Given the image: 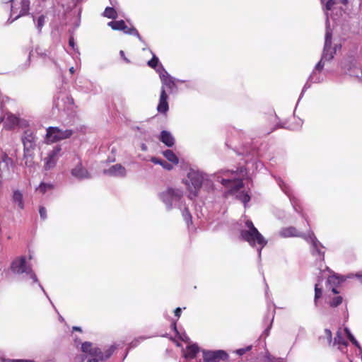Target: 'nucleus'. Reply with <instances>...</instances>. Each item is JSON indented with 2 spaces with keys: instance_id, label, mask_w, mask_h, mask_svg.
<instances>
[{
  "instance_id": "obj_1",
  "label": "nucleus",
  "mask_w": 362,
  "mask_h": 362,
  "mask_svg": "<svg viewBox=\"0 0 362 362\" xmlns=\"http://www.w3.org/2000/svg\"><path fill=\"white\" fill-rule=\"evenodd\" d=\"M247 175V170L244 168L240 170H221L213 176L216 178L226 188L228 189L229 192L235 193L243 187V179Z\"/></svg>"
},
{
  "instance_id": "obj_2",
  "label": "nucleus",
  "mask_w": 362,
  "mask_h": 362,
  "mask_svg": "<svg viewBox=\"0 0 362 362\" xmlns=\"http://www.w3.org/2000/svg\"><path fill=\"white\" fill-rule=\"evenodd\" d=\"M245 229L240 230V237L245 241H247L251 246L257 244L260 246L258 250V256L260 258L262 249L267 245V241L263 235L255 227L253 223L250 220H247L245 223Z\"/></svg>"
},
{
  "instance_id": "obj_3",
  "label": "nucleus",
  "mask_w": 362,
  "mask_h": 362,
  "mask_svg": "<svg viewBox=\"0 0 362 362\" xmlns=\"http://www.w3.org/2000/svg\"><path fill=\"white\" fill-rule=\"evenodd\" d=\"M210 177V175L199 170H190L188 173L187 178L185 181L187 188L189 192V198L190 199L197 197L198 191L201 188L203 182L209 180Z\"/></svg>"
},
{
  "instance_id": "obj_4",
  "label": "nucleus",
  "mask_w": 362,
  "mask_h": 362,
  "mask_svg": "<svg viewBox=\"0 0 362 362\" xmlns=\"http://www.w3.org/2000/svg\"><path fill=\"white\" fill-rule=\"evenodd\" d=\"M182 197V190L174 187H168L158 194L159 199L168 210H171L174 207H178L181 209Z\"/></svg>"
},
{
  "instance_id": "obj_5",
  "label": "nucleus",
  "mask_w": 362,
  "mask_h": 362,
  "mask_svg": "<svg viewBox=\"0 0 362 362\" xmlns=\"http://www.w3.org/2000/svg\"><path fill=\"white\" fill-rule=\"evenodd\" d=\"M11 269L15 274L23 275V277L33 279L35 283L38 281L37 277L33 271L31 265L27 262L26 258L24 256L15 259L11 263Z\"/></svg>"
},
{
  "instance_id": "obj_6",
  "label": "nucleus",
  "mask_w": 362,
  "mask_h": 362,
  "mask_svg": "<svg viewBox=\"0 0 362 362\" xmlns=\"http://www.w3.org/2000/svg\"><path fill=\"white\" fill-rule=\"evenodd\" d=\"M304 240L310 244V252L316 258V260L323 262L325 259V247L317 239L313 232L309 231L308 235L304 236Z\"/></svg>"
},
{
  "instance_id": "obj_7",
  "label": "nucleus",
  "mask_w": 362,
  "mask_h": 362,
  "mask_svg": "<svg viewBox=\"0 0 362 362\" xmlns=\"http://www.w3.org/2000/svg\"><path fill=\"white\" fill-rule=\"evenodd\" d=\"M115 349L116 347L114 345H112L103 352L99 348L93 347V344L87 341L82 344L81 346L83 352L88 353L92 356L98 357L101 360L108 358L115 351Z\"/></svg>"
},
{
  "instance_id": "obj_8",
  "label": "nucleus",
  "mask_w": 362,
  "mask_h": 362,
  "mask_svg": "<svg viewBox=\"0 0 362 362\" xmlns=\"http://www.w3.org/2000/svg\"><path fill=\"white\" fill-rule=\"evenodd\" d=\"M329 21L327 18V29L325 33V40L323 53L320 62H322L325 64V61H330L336 52L337 46L334 49L332 48V33L329 28Z\"/></svg>"
},
{
  "instance_id": "obj_9",
  "label": "nucleus",
  "mask_w": 362,
  "mask_h": 362,
  "mask_svg": "<svg viewBox=\"0 0 362 362\" xmlns=\"http://www.w3.org/2000/svg\"><path fill=\"white\" fill-rule=\"evenodd\" d=\"M73 131L71 129H62L59 127H49L47 129L46 139L48 142H57L71 137Z\"/></svg>"
},
{
  "instance_id": "obj_10",
  "label": "nucleus",
  "mask_w": 362,
  "mask_h": 362,
  "mask_svg": "<svg viewBox=\"0 0 362 362\" xmlns=\"http://www.w3.org/2000/svg\"><path fill=\"white\" fill-rule=\"evenodd\" d=\"M202 359H200L198 362H220L222 360H225L228 358V354L223 350H205L203 349Z\"/></svg>"
},
{
  "instance_id": "obj_11",
  "label": "nucleus",
  "mask_w": 362,
  "mask_h": 362,
  "mask_svg": "<svg viewBox=\"0 0 362 362\" xmlns=\"http://www.w3.org/2000/svg\"><path fill=\"white\" fill-rule=\"evenodd\" d=\"M324 67V64L322 62H319L316 65L313 72L310 75L308 81L305 84L301 95L303 92L310 87L312 83H321L324 81V77L321 74V71Z\"/></svg>"
},
{
  "instance_id": "obj_12",
  "label": "nucleus",
  "mask_w": 362,
  "mask_h": 362,
  "mask_svg": "<svg viewBox=\"0 0 362 362\" xmlns=\"http://www.w3.org/2000/svg\"><path fill=\"white\" fill-rule=\"evenodd\" d=\"M29 6V0H21V7L19 8L11 6V16L8 19V21H10V23H12L14 21L17 20L21 16L28 14Z\"/></svg>"
},
{
  "instance_id": "obj_13",
  "label": "nucleus",
  "mask_w": 362,
  "mask_h": 362,
  "mask_svg": "<svg viewBox=\"0 0 362 362\" xmlns=\"http://www.w3.org/2000/svg\"><path fill=\"white\" fill-rule=\"evenodd\" d=\"M62 151V148L60 146H56L53 148L52 151L48 153L47 156L45 158V165L44 168L46 170H49L53 168L59 156L60 152Z\"/></svg>"
},
{
  "instance_id": "obj_14",
  "label": "nucleus",
  "mask_w": 362,
  "mask_h": 362,
  "mask_svg": "<svg viewBox=\"0 0 362 362\" xmlns=\"http://www.w3.org/2000/svg\"><path fill=\"white\" fill-rule=\"evenodd\" d=\"M23 151H33L36 146V136L33 131L27 129L21 137Z\"/></svg>"
},
{
  "instance_id": "obj_15",
  "label": "nucleus",
  "mask_w": 362,
  "mask_h": 362,
  "mask_svg": "<svg viewBox=\"0 0 362 362\" xmlns=\"http://www.w3.org/2000/svg\"><path fill=\"white\" fill-rule=\"evenodd\" d=\"M156 71L160 78L162 87H167L170 90H173L175 87V79L169 75L163 65H160Z\"/></svg>"
},
{
  "instance_id": "obj_16",
  "label": "nucleus",
  "mask_w": 362,
  "mask_h": 362,
  "mask_svg": "<svg viewBox=\"0 0 362 362\" xmlns=\"http://www.w3.org/2000/svg\"><path fill=\"white\" fill-rule=\"evenodd\" d=\"M76 160V166L71 171L72 176L78 180L89 179L90 177V173L86 168L83 167L81 159L77 157Z\"/></svg>"
},
{
  "instance_id": "obj_17",
  "label": "nucleus",
  "mask_w": 362,
  "mask_h": 362,
  "mask_svg": "<svg viewBox=\"0 0 362 362\" xmlns=\"http://www.w3.org/2000/svg\"><path fill=\"white\" fill-rule=\"evenodd\" d=\"M344 332L339 329L336 334V337L332 341V346H337V349L341 351L342 353L346 352V347L348 346V342L344 339Z\"/></svg>"
},
{
  "instance_id": "obj_18",
  "label": "nucleus",
  "mask_w": 362,
  "mask_h": 362,
  "mask_svg": "<svg viewBox=\"0 0 362 362\" xmlns=\"http://www.w3.org/2000/svg\"><path fill=\"white\" fill-rule=\"evenodd\" d=\"M279 235L282 238H291V237H300L304 239V236H307L308 234L303 233L298 231L295 227L289 226L283 228L279 231Z\"/></svg>"
},
{
  "instance_id": "obj_19",
  "label": "nucleus",
  "mask_w": 362,
  "mask_h": 362,
  "mask_svg": "<svg viewBox=\"0 0 362 362\" xmlns=\"http://www.w3.org/2000/svg\"><path fill=\"white\" fill-rule=\"evenodd\" d=\"M168 98V96L166 93L165 89L164 87H161L159 103L157 106V110L158 112L161 114H165L168 111L169 106Z\"/></svg>"
},
{
  "instance_id": "obj_20",
  "label": "nucleus",
  "mask_w": 362,
  "mask_h": 362,
  "mask_svg": "<svg viewBox=\"0 0 362 362\" xmlns=\"http://www.w3.org/2000/svg\"><path fill=\"white\" fill-rule=\"evenodd\" d=\"M126 169L121 164H115L104 170V173L110 176L124 177L126 175Z\"/></svg>"
},
{
  "instance_id": "obj_21",
  "label": "nucleus",
  "mask_w": 362,
  "mask_h": 362,
  "mask_svg": "<svg viewBox=\"0 0 362 362\" xmlns=\"http://www.w3.org/2000/svg\"><path fill=\"white\" fill-rule=\"evenodd\" d=\"M4 120V127L6 129H13L19 122V119L11 113H8L6 117H0V124Z\"/></svg>"
},
{
  "instance_id": "obj_22",
  "label": "nucleus",
  "mask_w": 362,
  "mask_h": 362,
  "mask_svg": "<svg viewBox=\"0 0 362 362\" xmlns=\"http://www.w3.org/2000/svg\"><path fill=\"white\" fill-rule=\"evenodd\" d=\"M11 200L13 204H16L20 209L25 208V202L23 199V192L19 189H13Z\"/></svg>"
},
{
  "instance_id": "obj_23",
  "label": "nucleus",
  "mask_w": 362,
  "mask_h": 362,
  "mask_svg": "<svg viewBox=\"0 0 362 362\" xmlns=\"http://www.w3.org/2000/svg\"><path fill=\"white\" fill-rule=\"evenodd\" d=\"M160 140L169 147L173 146L175 144V139L171 133L165 130L161 132Z\"/></svg>"
},
{
  "instance_id": "obj_24",
  "label": "nucleus",
  "mask_w": 362,
  "mask_h": 362,
  "mask_svg": "<svg viewBox=\"0 0 362 362\" xmlns=\"http://www.w3.org/2000/svg\"><path fill=\"white\" fill-rule=\"evenodd\" d=\"M199 351V348L197 344H194L188 345L184 352V356L187 359L194 358Z\"/></svg>"
},
{
  "instance_id": "obj_25",
  "label": "nucleus",
  "mask_w": 362,
  "mask_h": 362,
  "mask_svg": "<svg viewBox=\"0 0 362 362\" xmlns=\"http://www.w3.org/2000/svg\"><path fill=\"white\" fill-rule=\"evenodd\" d=\"M23 160L25 167L34 168L35 164L33 160V151H23Z\"/></svg>"
},
{
  "instance_id": "obj_26",
  "label": "nucleus",
  "mask_w": 362,
  "mask_h": 362,
  "mask_svg": "<svg viewBox=\"0 0 362 362\" xmlns=\"http://www.w3.org/2000/svg\"><path fill=\"white\" fill-rule=\"evenodd\" d=\"M108 26L111 27L112 29L115 30H122V29H126V24L124 21H110L107 23Z\"/></svg>"
},
{
  "instance_id": "obj_27",
  "label": "nucleus",
  "mask_w": 362,
  "mask_h": 362,
  "mask_svg": "<svg viewBox=\"0 0 362 362\" xmlns=\"http://www.w3.org/2000/svg\"><path fill=\"white\" fill-rule=\"evenodd\" d=\"M344 334H346L347 336L349 339L353 343V344H354L358 348V349L359 351V354H362V348L360 346L358 341L355 339L354 335L351 333L350 330L348 328H345L344 329Z\"/></svg>"
},
{
  "instance_id": "obj_28",
  "label": "nucleus",
  "mask_w": 362,
  "mask_h": 362,
  "mask_svg": "<svg viewBox=\"0 0 362 362\" xmlns=\"http://www.w3.org/2000/svg\"><path fill=\"white\" fill-rule=\"evenodd\" d=\"M163 156L170 162L177 164L178 158L171 150H166L163 152Z\"/></svg>"
},
{
  "instance_id": "obj_29",
  "label": "nucleus",
  "mask_w": 362,
  "mask_h": 362,
  "mask_svg": "<svg viewBox=\"0 0 362 362\" xmlns=\"http://www.w3.org/2000/svg\"><path fill=\"white\" fill-rule=\"evenodd\" d=\"M103 16L108 18L115 19L117 16V14L114 8L107 7L103 12Z\"/></svg>"
},
{
  "instance_id": "obj_30",
  "label": "nucleus",
  "mask_w": 362,
  "mask_h": 362,
  "mask_svg": "<svg viewBox=\"0 0 362 362\" xmlns=\"http://www.w3.org/2000/svg\"><path fill=\"white\" fill-rule=\"evenodd\" d=\"M237 198L244 204L245 207L247 206V203L250 200V195L244 192H239L237 194Z\"/></svg>"
},
{
  "instance_id": "obj_31",
  "label": "nucleus",
  "mask_w": 362,
  "mask_h": 362,
  "mask_svg": "<svg viewBox=\"0 0 362 362\" xmlns=\"http://www.w3.org/2000/svg\"><path fill=\"white\" fill-rule=\"evenodd\" d=\"M52 187H53V186L52 184L42 182L39 185L38 187L36 188V191H37L42 194H45L48 190L52 189Z\"/></svg>"
},
{
  "instance_id": "obj_32",
  "label": "nucleus",
  "mask_w": 362,
  "mask_h": 362,
  "mask_svg": "<svg viewBox=\"0 0 362 362\" xmlns=\"http://www.w3.org/2000/svg\"><path fill=\"white\" fill-rule=\"evenodd\" d=\"M335 4H336V2L334 0H327L326 1L325 7L323 8V9L325 10L326 18H327L328 20H329V17H328L327 11L331 10Z\"/></svg>"
},
{
  "instance_id": "obj_33",
  "label": "nucleus",
  "mask_w": 362,
  "mask_h": 362,
  "mask_svg": "<svg viewBox=\"0 0 362 362\" xmlns=\"http://www.w3.org/2000/svg\"><path fill=\"white\" fill-rule=\"evenodd\" d=\"M321 338L323 339H326L328 344L332 345L333 340H332V332L329 329H325L324 334L321 337Z\"/></svg>"
},
{
  "instance_id": "obj_34",
  "label": "nucleus",
  "mask_w": 362,
  "mask_h": 362,
  "mask_svg": "<svg viewBox=\"0 0 362 362\" xmlns=\"http://www.w3.org/2000/svg\"><path fill=\"white\" fill-rule=\"evenodd\" d=\"M159 64V60H158V58L156 57L155 54L153 55V57L152 59L148 62V65L154 69H157L158 68V66L160 65V64Z\"/></svg>"
},
{
  "instance_id": "obj_35",
  "label": "nucleus",
  "mask_w": 362,
  "mask_h": 362,
  "mask_svg": "<svg viewBox=\"0 0 362 362\" xmlns=\"http://www.w3.org/2000/svg\"><path fill=\"white\" fill-rule=\"evenodd\" d=\"M322 295V290L321 288H319V284H316L315 286V304L317 305V300L321 298Z\"/></svg>"
},
{
  "instance_id": "obj_36",
  "label": "nucleus",
  "mask_w": 362,
  "mask_h": 362,
  "mask_svg": "<svg viewBox=\"0 0 362 362\" xmlns=\"http://www.w3.org/2000/svg\"><path fill=\"white\" fill-rule=\"evenodd\" d=\"M182 211V216L185 221L188 223L189 221H192V216L188 211V209L186 207L182 208L180 209Z\"/></svg>"
},
{
  "instance_id": "obj_37",
  "label": "nucleus",
  "mask_w": 362,
  "mask_h": 362,
  "mask_svg": "<svg viewBox=\"0 0 362 362\" xmlns=\"http://www.w3.org/2000/svg\"><path fill=\"white\" fill-rule=\"evenodd\" d=\"M126 34H129V35H132L136 36L140 41H141V42L143 41V39L141 37V35H139V32L134 27H131L129 29H128V30L126 31Z\"/></svg>"
},
{
  "instance_id": "obj_38",
  "label": "nucleus",
  "mask_w": 362,
  "mask_h": 362,
  "mask_svg": "<svg viewBox=\"0 0 362 362\" xmlns=\"http://www.w3.org/2000/svg\"><path fill=\"white\" fill-rule=\"evenodd\" d=\"M126 34H129V35H132L136 36L140 41H141V42L143 41V39L141 37V35H139V32L134 27H131L129 29H128V30L126 31Z\"/></svg>"
},
{
  "instance_id": "obj_39",
  "label": "nucleus",
  "mask_w": 362,
  "mask_h": 362,
  "mask_svg": "<svg viewBox=\"0 0 362 362\" xmlns=\"http://www.w3.org/2000/svg\"><path fill=\"white\" fill-rule=\"evenodd\" d=\"M2 162L5 163L6 166L9 168V167H12L13 165V160L8 156V155L4 154L2 157Z\"/></svg>"
},
{
  "instance_id": "obj_40",
  "label": "nucleus",
  "mask_w": 362,
  "mask_h": 362,
  "mask_svg": "<svg viewBox=\"0 0 362 362\" xmlns=\"http://www.w3.org/2000/svg\"><path fill=\"white\" fill-rule=\"evenodd\" d=\"M342 303V298L341 296L334 297L329 303L331 307H337Z\"/></svg>"
},
{
  "instance_id": "obj_41",
  "label": "nucleus",
  "mask_w": 362,
  "mask_h": 362,
  "mask_svg": "<svg viewBox=\"0 0 362 362\" xmlns=\"http://www.w3.org/2000/svg\"><path fill=\"white\" fill-rule=\"evenodd\" d=\"M45 18L44 16H40L37 19L36 27L39 32H41V30L45 25Z\"/></svg>"
},
{
  "instance_id": "obj_42",
  "label": "nucleus",
  "mask_w": 362,
  "mask_h": 362,
  "mask_svg": "<svg viewBox=\"0 0 362 362\" xmlns=\"http://www.w3.org/2000/svg\"><path fill=\"white\" fill-rule=\"evenodd\" d=\"M278 183H279V187L281 188V189L288 195L290 197V194H289V192H288V187L286 186V185L284 183V182L281 180H278Z\"/></svg>"
},
{
  "instance_id": "obj_43",
  "label": "nucleus",
  "mask_w": 362,
  "mask_h": 362,
  "mask_svg": "<svg viewBox=\"0 0 362 362\" xmlns=\"http://www.w3.org/2000/svg\"><path fill=\"white\" fill-rule=\"evenodd\" d=\"M39 213L42 219L45 220L47 218V210L44 206L40 207Z\"/></svg>"
},
{
  "instance_id": "obj_44",
  "label": "nucleus",
  "mask_w": 362,
  "mask_h": 362,
  "mask_svg": "<svg viewBox=\"0 0 362 362\" xmlns=\"http://www.w3.org/2000/svg\"><path fill=\"white\" fill-rule=\"evenodd\" d=\"M251 349V346H247L246 348H243V349H239L236 351V353L238 354V355H243L244 354H245L247 351H250Z\"/></svg>"
},
{
  "instance_id": "obj_45",
  "label": "nucleus",
  "mask_w": 362,
  "mask_h": 362,
  "mask_svg": "<svg viewBox=\"0 0 362 362\" xmlns=\"http://www.w3.org/2000/svg\"><path fill=\"white\" fill-rule=\"evenodd\" d=\"M151 162H153L155 164H159V165H163V163H165V160H160L158 158L153 157L151 159Z\"/></svg>"
},
{
  "instance_id": "obj_46",
  "label": "nucleus",
  "mask_w": 362,
  "mask_h": 362,
  "mask_svg": "<svg viewBox=\"0 0 362 362\" xmlns=\"http://www.w3.org/2000/svg\"><path fill=\"white\" fill-rule=\"evenodd\" d=\"M267 362H281L279 358H272L269 354L267 355Z\"/></svg>"
},
{
  "instance_id": "obj_47",
  "label": "nucleus",
  "mask_w": 362,
  "mask_h": 362,
  "mask_svg": "<svg viewBox=\"0 0 362 362\" xmlns=\"http://www.w3.org/2000/svg\"><path fill=\"white\" fill-rule=\"evenodd\" d=\"M337 280V283H339L340 281L339 280L338 277L335 275H333L332 276H329L327 281L329 283H331V282H334V281Z\"/></svg>"
},
{
  "instance_id": "obj_48",
  "label": "nucleus",
  "mask_w": 362,
  "mask_h": 362,
  "mask_svg": "<svg viewBox=\"0 0 362 362\" xmlns=\"http://www.w3.org/2000/svg\"><path fill=\"white\" fill-rule=\"evenodd\" d=\"M180 338L182 341L189 343V338L185 334L180 335Z\"/></svg>"
},
{
  "instance_id": "obj_49",
  "label": "nucleus",
  "mask_w": 362,
  "mask_h": 362,
  "mask_svg": "<svg viewBox=\"0 0 362 362\" xmlns=\"http://www.w3.org/2000/svg\"><path fill=\"white\" fill-rule=\"evenodd\" d=\"M175 315L179 318L180 317V315H181V313H182V309L180 308H177L175 310Z\"/></svg>"
},
{
  "instance_id": "obj_50",
  "label": "nucleus",
  "mask_w": 362,
  "mask_h": 362,
  "mask_svg": "<svg viewBox=\"0 0 362 362\" xmlns=\"http://www.w3.org/2000/svg\"><path fill=\"white\" fill-rule=\"evenodd\" d=\"M162 165L163 166L164 168L168 169V170H170L172 168V165L170 163H168L165 161V163H163V165Z\"/></svg>"
},
{
  "instance_id": "obj_51",
  "label": "nucleus",
  "mask_w": 362,
  "mask_h": 362,
  "mask_svg": "<svg viewBox=\"0 0 362 362\" xmlns=\"http://www.w3.org/2000/svg\"><path fill=\"white\" fill-rule=\"evenodd\" d=\"M119 54H120V56L123 58V59H124L126 62L129 63V60L127 57H125V56H124V51L121 50V51L119 52Z\"/></svg>"
},
{
  "instance_id": "obj_52",
  "label": "nucleus",
  "mask_w": 362,
  "mask_h": 362,
  "mask_svg": "<svg viewBox=\"0 0 362 362\" xmlns=\"http://www.w3.org/2000/svg\"><path fill=\"white\" fill-rule=\"evenodd\" d=\"M99 361H102L98 357L94 356L93 358H90L87 361V362H98Z\"/></svg>"
},
{
  "instance_id": "obj_53",
  "label": "nucleus",
  "mask_w": 362,
  "mask_h": 362,
  "mask_svg": "<svg viewBox=\"0 0 362 362\" xmlns=\"http://www.w3.org/2000/svg\"><path fill=\"white\" fill-rule=\"evenodd\" d=\"M69 45L74 49V46H75V42H74V38L73 37H71L69 39Z\"/></svg>"
},
{
  "instance_id": "obj_54",
  "label": "nucleus",
  "mask_w": 362,
  "mask_h": 362,
  "mask_svg": "<svg viewBox=\"0 0 362 362\" xmlns=\"http://www.w3.org/2000/svg\"><path fill=\"white\" fill-rule=\"evenodd\" d=\"M8 362H33V361H28V360H11Z\"/></svg>"
},
{
  "instance_id": "obj_55",
  "label": "nucleus",
  "mask_w": 362,
  "mask_h": 362,
  "mask_svg": "<svg viewBox=\"0 0 362 362\" xmlns=\"http://www.w3.org/2000/svg\"><path fill=\"white\" fill-rule=\"evenodd\" d=\"M39 286H40V288L42 289V291H43V293H45V296L49 298V296H48V295L47 294L46 291H45V289H44L43 286H42L40 284H39Z\"/></svg>"
},
{
  "instance_id": "obj_56",
  "label": "nucleus",
  "mask_w": 362,
  "mask_h": 362,
  "mask_svg": "<svg viewBox=\"0 0 362 362\" xmlns=\"http://www.w3.org/2000/svg\"><path fill=\"white\" fill-rule=\"evenodd\" d=\"M356 276L361 281H362V272L356 274Z\"/></svg>"
},
{
  "instance_id": "obj_57",
  "label": "nucleus",
  "mask_w": 362,
  "mask_h": 362,
  "mask_svg": "<svg viewBox=\"0 0 362 362\" xmlns=\"http://www.w3.org/2000/svg\"><path fill=\"white\" fill-rule=\"evenodd\" d=\"M172 327H173V329L176 332V333L178 334V332L177 331V327H176V323L175 322H173L172 324Z\"/></svg>"
},
{
  "instance_id": "obj_58",
  "label": "nucleus",
  "mask_w": 362,
  "mask_h": 362,
  "mask_svg": "<svg viewBox=\"0 0 362 362\" xmlns=\"http://www.w3.org/2000/svg\"><path fill=\"white\" fill-rule=\"evenodd\" d=\"M110 4L112 5V6H115L117 4V1L116 0H110Z\"/></svg>"
},
{
  "instance_id": "obj_59",
  "label": "nucleus",
  "mask_w": 362,
  "mask_h": 362,
  "mask_svg": "<svg viewBox=\"0 0 362 362\" xmlns=\"http://www.w3.org/2000/svg\"><path fill=\"white\" fill-rule=\"evenodd\" d=\"M69 72L73 74L75 72L74 68L72 66L69 69Z\"/></svg>"
},
{
  "instance_id": "obj_60",
  "label": "nucleus",
  "mask_w": 362,
  "mask_h": 362,
  "mask_svg": "<svg viewBox=\"0 0 362 362\" xmlns=\"http://www.w3.org/2000/svg\"><path fill=\"white\" fill-rule=\"evenodd\" d=\"M340 2L343 4H346L348 3V0H340Z\"/></svg>"
},
{
  "instance_id": "obj_61",
  "label": "nucleus",
  "mask_w": 362,
  "mask_h": 362,
  "mask_svg": "<svg viewBox=\"0 0 362 362\" xmlns=\"http://www.w3.org/2000/svg\"><path fill=\"white\" fill-rule=\"evenodd\" d=\"M73 329H74V330H77V331H81V328H80V327H73Z\"/></svg>"
},
{
  "instance_id": "obj_62",
  "label": "nucleus",
  "mask_w": 362,
  "mask_h": 362,
  "mask_svg": "<svg viewBox=\"0 0 362 362\" xmlns=\"http://www.w3.org/2000/svg\"><path fill=\"white\" fill-rule=\"evenodd\" d=\"M130 28H129L128 26L126 25V29H122V31L126 33V31L128 30V29H129Z\"/></svg>"
},
{
  "instance_id": "obj_63",
  "label": "nucleus",
  "mask_w": 362,
  "mask_h": 362,
  "mask_svg": "<svg viewBox=\"0 0 362 362\" xmlns=\"http://www.w3.org/2000/svg\"><path fill=\"white\" fill-rule=\"evenodd\" d=\"M332 292H333L334 293H338V291H337V289H336V288H332Z\"/></svg>"
},
{
  "instance_id": "obj_64",
  "label": "nucleus",
  "mask_w": 362,
  "mask_h": 362,
  "mask_svg": "<svg viewBox=\"0 0 362 362\" xmlns=\"http://www.w3.org/2000/svg\"><path fill=\"white\" fill-rule=\"evenodd\" d=\"M269 329H270V327H268V328L265 330V332H266L267 335H268V334H269Z\"/></svg>"
}]
</instances>
